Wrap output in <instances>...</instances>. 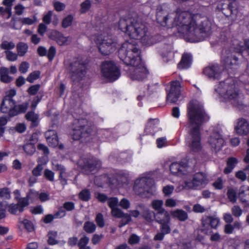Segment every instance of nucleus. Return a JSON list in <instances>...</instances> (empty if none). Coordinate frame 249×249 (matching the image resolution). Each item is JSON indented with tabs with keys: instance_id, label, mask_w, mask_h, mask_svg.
Instances as JSON below:
<instances>
[{
	"instance_id": "obj_1",
	"label": "nucleus",
	"mask_w": 249,
	"mask_h": 249,
	"mask_svg": "<svg viewBox=\"0 0 249 249\" xmlns=\"http://www.w3.org/2000/svg\"><path fill=\"white\" fill-rule=\"evenodd\" d=\"M194 8L189 11L179 8L175 12L171 13L168 5H159L157 8V21L163 27H176L186 41H203L211 34L212 23L200 14L202 7L195 4Z\"/></svg>"
},
{
	"instance_id": "obj_2",
	"label": "nucleus",
	"mask_w": 249,
	"mask_h": 249,
	"mask_svg": "<svg viewBox=\"0 0 249 249\" xmlns=\"http://www.w3.org/2000/svg\"><path fill=\"white\" fill-rule=\"evenodd\" d=\"M187 119L186 127L188 134L186 138V145L190 151L197 152L202 148L200 127L209 120L201 102L193 100L189 103L187 107Z\"/></svg>"
},
{
	"instance_id": "obj_3",
	"label": "nucleus",
	"mask_w": 249,
	"mask_h": 249,
	"mask_svg": "<svg viewBox=\"0 0 249 249\" xmlns=\"http://www.w3.org/2000/svg\"><path fill=\"white\" fill-rule=\"evenodd\" d=\"M119 28L129 37V40L122 45L128 43L139 49L137 46L140 44L150 46L162 39L161 36L152 35L144 24L131 18H121L119 22Z\"/></svg>"
},
{
	"instance_id": "obj_4",
	"label": "nucleus",
	"mask_w": 249,
	"mask_h": 249,
	"mask_svg": "<svg viewBox=\"0 0 249 249\" xmlns=\"http://www.w3.org/2000/svg\"><path fill=\"white\" fill-rule=\"evenodd\" d=\"M249 44L247 40L244 43L240 42L237 39H234L228 50L222 53L221 66L218 64L209 65L203 70L204 74L208 78L213 79H219L225 72L224 68L227 70L236 69L239 64V60L235 53H242L244 51L249 53Z\"/></svg>"
},
{
	"instance_id": "obj_5",
	"label": "nucleus",
	"mask_w": 249,
	"mask_h": 249,
	"mask_svg": "<svg viewBox=\"0 0 249 249\" xmlns=\"http://www.w3.org/2000/svg\"><path fill=\"white\" fill-rule=\"evenodd\" d=\"M82 112L78 109L77 112H74L72 115L75 118L72 124L71 135L74 140L82 139L85 142H93L98 144L99 141H104L107 138L109 141H112L117 136L116 134L112 132V130L100 129L96 132L92 130L91 123L88 122L83 118L84 115L78 114Z\"/></svg>"
},
{
	"instance_id": "obj_6",
	"label": "nucleus",
	"mask_w": 249,
	"mask_h": 249,
	"mask_svg": "<svg viewBox=\"0 0 249 249\" xmlns=\"http://www.w3.org/2000/svg\"><path fill=\"white\" fill-rule=\"evenodd\" d=\"M140 54V49L128 43L123 44L118 51L119 57L127 66L128 68L125 71L132 80L142 81L148 74V71L142 61Z\"/></svg>"
},
{
	"instance_id": "obj_7",
	"label": "nucleus",
	"mask_w": 249,
	"mask_h": 249,
	"mask_svg": "<svg viewBox=\"0 0 249 249\" xmlns=\"http://www.w3.org/2000/svg\"><path fill=\"white\" fill-rule=\"evenodd\" d=\"M191 164L188 160L187 164L182 162H175L170 166L171 172L178 177L182 178L183 181L178 187V191L183 189H200L208 183V180L205 174L202 173L193 174V167L196 164V160Z\"/></svg>"
},
{
	"instance_id": "obj_8",
	"label": "nucleus",
	"mask_w": 249,
	"mask_h": 249,
	"mask_svg": "<svg viewBox=\"0 0 249 249\" xmlns=\"http://www.w3.org/2000/svg\"><path fill=\"white\" fill-rule=\"evenodd\" d=\"M214 94L218 96L220 101L230 103L240 110L247 107L244 96L239 92L234 77H230L219 82L214 87Z\"/></svg>"
},
{
	"instance_id": "obj_9",
	"label": "nucleus",
	"mask_w": 249,
	"mask_h": 249,
	"mask_svg": "<svg viewBox=\"0 0 249 249\" xmlns=\"http://www.w3.org/2000/svg\"><path fill=\"white\" fill-rule=\"evenodd\" d=\"M134 194L142 198H147L154 195L156 188L150 173H145L137 178L134 184Z\"/></svg>"
},
{
	"instance_id": "obj_10",
	"label": "nucleus",
	"mask_w": 249,
	"mask_h": 249,
	"mask_svg": "<svg viewBox=\"0 0 249 249\" xmlns=\"http://www.w3.org/2000/svg\"><path fill=\"white\" fill-rule=\"evenodd\" d=\"M106 34L101 30L98 31L93 29L92 34L89 37L91 42H94L97 45L102 54L108 55L116 50L117 43L113 42L110 36Z\"/></svg>"
},
{
	"instance_id": "obj_11",
	"label": "nucleus",
	"mask_w": 249,
	"mask_h": 249,
	"mask_svg": "<svg viewBox=\"0 0 249 249\" xmlns=\"http://www.w3.org/2000/svg\"><path fill=\"white\" fill-rule=\"evenodd\" d=\"M101 178L104 180V182L107 181V183L112 189L124 188L127 190L128 188V175L126 173L120 172L117 174L115 178L112 179L108 178L106 176H102ZM99 179L100 178L96 177L94 183L98 186L103 187L104 183H99Z\"/></svg>"
},
{
	"instance_id": "obj_12",
	"label": "nucleus",
	"mask_w": 249,
	"mask_h": 249,
	"mask_svg": "<svg viewBox=\"0 0 249 249\" xmlns=\"http://www.w3.org/2000/svg\"><path fill=\"white\" fill-rule=\"evenodd\" d=\"M103 76L110 82H113L121 76L120 68L112 61H105L101 66Z\"/></svg>"
},
{
	"instance_id": "obj_13",
	"label": "nucleus",
	"mask_w": 249,
	"mask_h": 249,
	"mask_svg": "<svg viewBox=\"0 0 249 249\" xmlns=\"http://www.w3.org/2000/svg\"><path fill=\"white\" fill-rule=\"evenodd\" d=\"M16 93V90L14 89L8 90L1 105V111L3 113L7 114L10 117L16 116V101L13 99Z\"/></svg>"
},
{
	"instance_id": "obj_14",
	"label": "nucleus",
	"mask_w": 249,
	"mask_h": 249,
	"mask_svg": "<svg viewBox=\"0 0 249 249\" xmlns=\"http://www.w3.org/2000/svg\"><path fill=\"white\" fill-rule=\"evenodd\" d=\"M87 66L80 58H74L70 63L68 71L73 81H79L85 76Z\"/></svg>"
},
{
	"instance_id": "obj_15",
	"label": "nucleus",
	"mask_w": 249,
	"mask_h": 249,
	"mask_svg": "<svg viewBox=\"0 0 249 249\" xmlns=\"http://www.w3.org/2000/svg\"><path fill=\"white\" fill-rule=\"evenodd\" d=\"M222 133V130L219 126L213 128L208 140V143L212 151L217 152L224 145L225 140Z\"/></svg>"
},
{
	"instance_id": "obj_16",
	"label": "nucleus",
	"mask_w": 249,
	"mask_h": 249,
	"mask_svg": "<svg viewBox=\"0 0 249 249\" xmlns=\"http://www.w3.org/2000/svg\"><path fill=\"white\" fill-rule=\"evenodd\" d=\"M167 100L168 102L176 103L180 97L181 93V85L178 81L171 82L169 89H166Z\"/></svg>"
},
{
	"instance_id": "obj_17",
	"label": "nucleus",
	"mask_w": 249,
	"mask_h": 249,
	"mask_svg": "<svg viewBox=\"0 0 249 249\" xmlns=\"http://www.w3.org/2000/svg\"><path fill=\"white\" fill-rule=\"evenodd\" d=\"M78 165L82 169H85L88 173L97 170L101 166V161L95 158L92 157L89 159H80L78 161Z\"/></svg>"
},
{
	"instance_id": "obj_18",
	"label": "nucleus",
	"mask_w": 249,
	"mask_h": 249,
	"mask_svg": "<svg viewBox=\"0 0 249 249\" xmlns=\"http://www.w3.org/2000/svg\"><path fill=\"white\" fill-rule=\"evenodd\" d=\"M220 222L219 218L216 216H209L203 217L202 219V224L203 229H202L205 233H208L209 228L216 229Z\"/></svg>"
},
{
	"instance_id": "obj_19",
	"label": "nucleus",
	"mask_w": 249,
	"mask_h": 249,
	"mask_svg": "<svg viewBox=\"0 0 249 249\" xmlns=\"http://www.w3.org/2000/svg\"><path fill=\"white\" fill-rule=\"evenodd\" d=\"M156 220L160 225V231L166 234L169 233L171 229L169 226L170 222V217L169 214L168 216L164 215L163 216H156Z\"/></svg>"
},
{
	"instance_id": "obj_20",
	"label": "nucleus",
	"mask_w": 249,
	"mask_h": 249,
	"mask_svg": "<svg viewBox=\"0 0 249 249\" xmlns=\"http://www.w3.org/2000/svg\"><path fill=\"white\" fill-rule=\"evenodd\" d=\"M235 128L238 134L243 136L247 135L249 132V123L246 119H239Z\"/></svg>"
},
{
	"instance_id": "obj_21",
	"label": "nucleus",
	"mask_w": 249,
	"mask_h": 249,
	"mask_svg": "<svg viewBox=\"0 0 249 249\" xmlns=\"http://www.w3.org/2000/svg\"><path fill=\"white\" fill-rule=\"evenodd\" d=\"M159 125V120L158 119H151L147 124L145 129V132L146 134L154 135L157 132L160 130Z\"/></svg>"
},
{
	"instance_id": "obj_22",
	"label": "nucleus",
	"mask_w": 249,
	"mask_h": 249,
	"mask_svg": "<svg viewBox=\"0 0 249 249\" xmlns=\"http://www.w3.org/2000/svg\"><path fill=\"white\" fill-rule=\"evenodd\" d=\"M163 201L162 200L155 199L152 201L151 205L153 209H154L157 213L155 215L156 216H163L164 215L168 216L169 213L165 210L162 206Z\"/></svg>"
},
{
	"instance_id": "obj_23",
	"label": "nucleus",
	"mask_w": 249,
	"mask_h": 249,
	"mask_svg": "<svg viewBox=\"0 0 249 249\" xmlns=\"http://www.w3.org/2000/svg\"><path fill=\"white\" fill-rule=\"evenodd\" d=\"M46 140L50 146L56 147L58 145L56 132L53 130H49L45 133Z\"/></svg>"
},
{
	"instance_id": "obj_24",
	"label": "nucleus",
	"mask_w": 249,
	"mask_h": 249,
	"mask_svg": "<svg viewBox=\"0 0 249 249\" xmlns=\"http://www.w3.org/2000/svg\"><path fill=\"white\" fill-rule=\"evenodd\" d=\"M192 63V56L190 53H184L180 62L178 64V68L180 70L187 69L190 68Z\"/></svg>"
},
{
	"instance_id": "obj_25",
	"label": "nucleus",
	"mask_w": 249,
	"mask_h": 249,
	"mask_svg": "<svg viewBox=\"0 0 249 249\" xmlns=\"http://www.w3.org/2000/svg\"><path fill=\"white\" fill-rule=\"evenodd\" d=\"M52 34L56 36L54 39L59 45H67L71 41V37L64 36L61 33L57 31H53Z\"/></svg>"
},
{
	"instance_id": "obj_26",
	"label": "nucleus",
	"mask_w": 249,
	"mask_h": 249,
	"mask_svg": "<svg viewBox=\"0 0 249 249\" xmlns=\"http://www.w3.org/2000/svg\"><path fill=\"white\" fill-rule=\"evenodd\" d=\"M53 169V170H58L59 171V179L61 184L65 185L67 184V180L64 178L63 175L65 172V168L64 167L60 164H59L55 162H52Z\"/></svg>"
},
{
	"instance_id": "obj_27",
	"label": "nucleus",
	"mask_w": 249,
	"mask_h": 249,
	"mask_svg": "<svg viewBox=\"0 0 249 249\" xmlns=\"http://www.w3.org/2000/svg\"><path fill=\"white\" fill-rule=\"evenodd\" d=\"M238 162V160L236 158H229L227 161V167L224 170V173L226 174L231 173L235 167Z\"/></svg>"
},
{
	"instance_id": "obj_28",
	"label": "nucleus",
	"mask_w": 249,
	"mask_h": 249,
	"mask_svg": "<svg viewBox=\"0 0 249 249\" xmlns=\"http://www.w3.org/2000/svg\"><path fill=\"white\" fill-rule=\"evenodd\" d=\"M170 213L173 217L177 218L180 221H184L188 218L187 213L182 210L178 209L172 211Z\"/></svg>"
},
{
	"instance_id": "obj_29",
	"label": "nucleus",
	"mask_w": 249,
	"mask_h": 249,
	"mask_svg": "<svg viewBox=\"0 0 249 249\" xmlns=\"http://www.w3.org/2000/svg\"><path fill=\"white\" fill-rule=\"evenodd\" d=\"M27 120L32 122V126H36L39 122L38 115L34 112L30 111L26 115Z\"/></svg>"
},
{
	"instance_id": "obj_30",
	"label": "nucleus",
	"mask_w": 249,
	"mask_h": 249,
	"mask_svg": "<svg viewBox=\"0 0 249 249\" xmlns=\"http://www.w3.org/2000/svg\"><path fill=\"white\" fill-rule=\"evenodd\" d=\"M0 77L1 81L4 83H9L12 79V77L8 75V69L4 67L0 69Z\"/></svg>"
},
{
	"instance_id": "obj_31",
	"label": "nucleus",
	"mask_w": 249,
	"mask_h": 249,
	"mask_svg": "<svg viewBox=\"0 0 249 249\" xmlns=\"http://www.w3.org/2000/svg\"><path fill=\"white\" fill-rule=\"evenodd\" d=\"M22 225L24 226L25 229L29 232L34 230V227L33 223L27 219H24L23 220H21V219H19V228H20Z\"/></svg>"
},
{
	"instance_id": "obj_32",
	"label": "nucleus",
	"mask_w": 249,
	"mask_h": 249,
	"mask_svg": "<svg viewBox=\"0 0 249 249\" xmlns=\"http://www.w3.org/2000/svg\"><path fill=\"white\" fill-rule=\"evenodd\" d=\"M18 54L20 56H24L28 49V46L23 42H20L17 45Z\"/></svg>"
},
{
	"instance_id": "obj_33",
	"label": "nucleus",
	"mask_w": 249,
	"mask_h": 249,
	"mask_svg": "<svg viewBox=\"0 0 249 249\" xmlns=\"http://www.w3.org/2000/svg\"><path fill=\"white\" fill-rule=\"evenodd\" d=\"M48 243L51 245H55L58 243L57 233L55 231H50L48 234Z\"/></svg>"
},
{
	"instance_id": "obj_34",
	"label": "nucleus",
	"mask_w": 249,
	"mask_h": 249,
	"mask_svg": "<svg viewBox=\"0 0 249 249\" xmlns=\"http://www.w3.org/2000/svg\"><path fill=\"white\" fill-rule=\"evenodd\" d=\"M29 204L28 199L26 197L20 198L18 200V204L19 206V212H22L24 210V208L27 206Z\"/></svg>"
},
{
	"instance_id": "obj_35",
	"label": "nucleus",
	"mask_w": 249,
	"mask_h": 249,
	"mask_svg": "<svg viewBox=\"0 0 249 249\" xmlns=\"http://www.w3.org/2000/svg\"><path fill=\"white\" fill-rule=\"evenodd\" d=\"M84 229L87 233H91L95 231L96 225L93 222L87 221L84 224Z\"/></svg>"
},
{
	"instance_id": "obj_36",
	"label": "nucleus",
	"mask_w": 249,
	"mask_h": 249,
	"mask_svg": "<svg viewBox=\"0 0 249 249\" xmlns=\"http://www.w3.org/2000/svg\"><path fill=\"white\" fill-rule=\"evenodd\" d=\"M29 106V103L25 102L21 104L16 105L15 107V111L17 112L16 115L19 114V113L25 112Z\"/></svg>"
},
{
	"instance_id": "obj_37",
	"label": "nucleus",
	"mask_w": 249,
	"mask_h": 249,
	"mask_svg": "<svg viewBox=\"0 0 249 249\" xmlns=\"http://www.w3.org/2000/svg\"><path fill=\"white\" fill-rule=\"evenodd\" d=\"M249 191V187H245V186H242L240 188L239 192V197L242 202H244L247 201V199L245 196L247 195L248 192Z\"/></svg>"
},
{
	"instance_id": "obj_38",
	"label": "nucleus",
	"mask_w": 249,
	"mask_h": 249,
	"mask_svg": "<svg viewBox=\"0 0 249 249\" xmlns=\"http://www.w3.org/2000/svg\"><path fill=\"white\" fill-rule=\"evenodd\" d=\"M7 202L6 201L1 200L0 199V219L6 217V209Z\"/></svg>"
},
{
	"instance_id": "obj_39",
	"label": "nucleus",
	"mask_w": 249,
	"mask_h": 249,
	"mask_svg": "<svg viewBox=\"0 0 249 249\" xmlns=\"http://www.w3.org/2000/svg\"><path fill=\"white\" fill-rule=\"evenodd\" d=\"M2 49L6 51L12 50L15 47V44L13 41H3L0 45Z\"/></svg>"
},
{
	"instance_id": "obj_40",
	"label": "nucleus",
	"mask_w": 249,
	"mask_h": 249,
	"mask_svg": "<svg viewBox=\"0 0 249 249\" xmlns=\"http://www.w3.org/2000/svg\"><path fill=\"white\" fill-rule=\"evenodd\" d=\"M37 18L34 16L32 18H23L20 19V21L24 25H32L37 21Z\"/></svg>"
},
{
	"instance_id": "obj_41",
	"label": "nucleus",
	"mask_w": 249,
	"mask_h": 249,
	"mask_svg": "<svg viewBox=\"0 0 249 249\" xmlns=\"http://www.w3.org/2000/svg\"><path fill=\"white\" fill-rule=\"evenodd\" d=\"M23 149L27 154L32 155L36 151V147L33 143H29L24 146Z\"/></svg>"
},
{
	"instance_id": "obj_42",
	"label": "nucleus",
	"mask_w": 249,
	"mask_h": 249,
	"mask_svg": "<svg viewBox=\"0 0 249 249\" xmlns=\"http://www.w3.org/2000/svg\"><path fill=\"white\" fill-rule=\"evenodd\" d=\"M38 192L34 190H31L27 194L26 197L28 199L29 201L33 202L38 199Z\"/></svg>"
},
{
	"instance_id": "obj_43",
	"label": "nucleus",
	"mask_w": 249,
	"mask_h": 249,
	"mask_svg": "<svg viewBox=\"0 0 249 249\" xmlns=\"http://www.w3.org/2000/svg\"><path fill=\"white\" fill-rule=\"evenodd\" d=\"M15 0H4L3 1V4L6 6L5 11L8 14V17H10L11 13V8L12 3Z\"/></svg>"
},
{
	"instance_id": "obj_44",
	"label": "nucleus",
	"mask_w": 249,
	"mask_h": 249,
	"mask_svg": "<svg viewBox=\"0 0 249 249\" xmlns=\"http://www.w3.org/2000/svg\"><path fill=\"white\" fill-rule=\"evenodd\" d=\"M162 56L164 61L168 62L174 58V54L171 50H169L163 52Z\"/></svg>"
},
{
	"instance_id": "obj_45",
	"label": "nucleus",
	"mask_w": 249,
	"mask_h": 249,
	"mask_svg": "<svg viewBox=\"0 0 249 249\" xmlns=\"http://www.w3.org/2000/svg\"><path fill=\"white\" fill-rule=\"evenodd\" d=\"M39 71H35L31 73L27 78V80L30 83H33L40 76Z\"/></svg>"
},
{
	"instance_id": "obj_46",
	"label": "nucleus",
	"mask_w": 249,
	"mask_h": 249,
	"mask_svg": "<svg viewBox=\"0 0 249 249\" xmlns=\"http://www.w3.org/2000/svg\"><path fill=\"white\" fill-rule=\"evenodd\" d=\"M79 198L84 201H88L90 197V192L87 189L82 190L79 195Z\"/></svg>"
},
{
	"instance_id": "obj_47",
	"label": "nucleus",
	"mask_w": 249,
	"mask_h": 249,
	"mask_svg": "<svg viewBox=\"0 0 249 249\" xmlns=\"http://www.w3.org/2000/svg\"><path fill=\"white\" fill-rule=\"evenodd\" d=\"M6 59L9 61H15L18 59V54L10 51L5 52Z\"/></svg>"
},
{
	"instance_id": "obj_48",
	"label": "nucleus",
	"mask_w": 249,
	"mask_h": 249,
	"mask_svg": "<svg viewBox=\"0 0 249 249\" xmlns=\"http://www.w3.org/2000/svg\"><path fill=\"white\" fill-rule=\"evenodd\" d=\"M120 218H122V220L119 225L120 227H122L127 224L131 220V215L128 213H124L123 215Z\"/></svg>"
},
{
	"instance_id": "obj_49",
	"label": "nucleus",
	"mask_w": 249,
	"mask_h": 249,
	"mask_svg": "<svg viewBox=\"0 0 249 249\" xmlns=\"http://www.w3.org/2000/svg\"><path fill=\"white\" fill-rule=\"evenodd\" d=\"M91 2L89 0H86L81 4L80 11L81 13L87 12L90 8Z\"/></svg>"
},
{
	"instance_id": "obj_50",
	"label": "nucleus",
	"mask_w": 249,
	"mask_h": 249,
	"mask_svg": "<svg viewBox=\"0 0 249 249\" xmlns=\"http://www.w3.org/2000/svg\"><path fill=\"white\" fill-rule=\"evenodd\" d=\"M7 208L8 209V211L13 214H15L17 212H19V206H18V203L17 204L14 203H11L9 205L7 204Z\"/></svg>"
},
{
	"instance_id": "obj_51",
	"label": "nucleus",
	"mask_w": 249,
	"mask_h": 249,
	"mask_svg": "<svg viewBox=\"0 0 249 249\" xmlns=\"http://www.w3.org/2000/svg\"><path fill=\"white\" fill-rule=\"evenodd\" d=\"M73 17L71 15H68L62 21V25L64 28L70 26L72 23Z\"/></svg>"
},
{
	"instance_id": "obj_52",
	"label": "nucleus",
	"mask_w": 249,
	"mask_h": 249,
	"mask_svg": "<svg viewBox=\"0 0 249 249\" xmlns=\"http://www.w3.org/2000/svg\"><path fill=\"white\" fill-rule=\"evenodd\" d=\"M156 143L157 147L161 148L167 145V140L166 137H161L157 139Z\"/></svg>"
},
{
	"instance_id": "obj_53",
	"label": "nucleus",
	"mask_w": 249,
	"mask_h": 249,
	"mask_svg": "<svg viewBox=\"0 0 249 249\" xmlns=\"http://www.w3.org/2000/svg\"><path fill=\"white\" fill-rule=\"evenodd\" d=\"M0 197H3L6 199H10V194L7 188L0 189Z\"/></svg>"
},
{
	"instance_id": "obj_54",
	"label": "nucleus",
	"mask_w": 249,
	"mask_h": 249,
	"mask_svg": "<svg viewBox=\"0 0 249 249\" xmlns=\"http://www.w3.org/2000/svg\"><path fill=\"white\" fill-rule=\"evenodd\" d=\"M174 190V187L173 185H166L163 188L162 191L166 196H170Z\"/></svg>"
},
{
	"instance_id": "obj_55",
	"label": "nucleus",
	"mask_w": 249,
	"mask_h": 249,
	"mask_svg": "<svg viewBox=\"0 0 249 249\" xmlns=\"http://www.w3.org/2000/svg\"><path fill=\"white\" fill-rule=\"evenodd\" d=\"M107 203L109 207L112 209L113 208L117 207L119 200L117 197H111L107 199Z\"/></svg>"
},
{
	"instance_id": "obj_56",
	"label": "nucleus",
	"mask_w": 249,
	"mask_h": 249,
	"mask_svg": "<svg viewBox=\"0 0 249 249\" xmlns=\"http://www.w3.org/2000/svg\"><path fill=\"white\" fill-rule=\"evenodd\" d=\"M227 195L229 200L234 203L236 200V194L235 191L233 189H229L227 192Z\"/></svg>"
},
{
	"instance_id": "obj_57",
	"label": "nucleus",
	"mask_w": 249,
	"mask_h": 249,
	"mask_svg": "<svg viewBox=\"0 0 249 249\" xmlns=\"http://www.w3.org/2000/svg\"><path fill=\"white\" fill-rule=\"evenodd\" d=\"M119 205L123 209L127 210L129 208L130 206V203L127 198H124L121 200Z\"/></svg>"
},
{
	"instance_id": "obj_58",
	"label": "nucleus",
	"mask_w": 249,
	"mask_h": 249,
	"mask_svg": "<svg viewBox=\"0 0 249 249\" xmlns=\"http://www.w3.org/2000/svg\"><path fill=\"white\" fill-rule=\"evenodd\" d=\"M44 177L49 181H53L54 180V173L49 169H45L44 171Z\"/></svg>"
},
{
	"instance_id": "obj_59",
	"label": "nucleus",
	"mask_w": 249,
	"mask_h": 249,
	"mask_svg": "<svg viewBox=\"0 0 249 249\" xmlns=\"http://www.w3.org/2000/svg\"><path fill=\"white\" fill-rule=\"evenodd\" d=\"M111 213L114 217L120 218L123 215L124 212L117 207L111 209Z\"/></svg>"
},
{
	"instance_id": "obj_60",
	"label": "nucleus",
	"mask_w": 249,
	"mask_h": 249,
	"mask_svg": "<svg viewBox=\"0 0 249 249\" xmlns=\"http://www.w3.org/2000/svg\"><path fill=\"white\" fill-rule=\"evenodd\" d=\"M95 221L99 227H103L104 226L105 223L103 216L101 213H99L96 215Z\"/></svg>"
},
{
	"instance_id": "obj_61",
	"label": "nucleus",
	"mask_w": 249,
	"mask_h": 249,
	"mask_svg": "<svg viewBox=\"0 0 249 249\" xmlns=\"http://www.w3.org/2000/svg\"><path fill=\"white\" fill-rule=\"evenodd\" d=\"M43 166L41 164H38L32 171L33 175L36 177L41 175Z\"/></svg>"
},
{
	"instance_id": "obj_62",
	"label": "nucleus",
	"mask_w": 249,
	"mask_h": 249,
	"mask_svg": "<svg viewBox=\"0 0 249 249\" xmlns=\"http://www.w3.org/2000/svg\"><path fill=\"white\" fill-rule=\"evenodd\" d=\"M40 89V85L36 84L31 86L28 89V93L31 95L36 94Z\"/></svg>"
},
{
	"instance_id": "obj_63",
	"label": "nucleus",
	"mask_w": 249,
	"mask_h": 249,
	"mask_svg": "<svg viewBox=\"0 0 249 249\" xmlns=\"http://www.w3.org/2000/svg\"><path fill=\"white\" fill-rule=\"evenodd\" d=\"M140 240L139 236L135 234H132L128 239V243L131 245H134L138 243Z\"/></svg>"
},
{
	"instance_id": "obj_64",
	"label": "nucleus",
	"mask_w": 249,
	"mask_h": 249,
	"mask_svg": "<svg viewBox=\"0 0 249 249\" xmlns=\"http://www.w3.org/2000/svg\"><path fill=\"white\" fill-rule=\"evenodd\" d=\"M29 68V64L26 62H23L21 63L19 67V71L21 73H25Z\"/></svg>"
}]
</instances>
